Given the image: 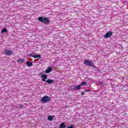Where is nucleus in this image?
I'll list each match as a JSON object with an SVG mask.
<instances>
[{
  "instance_id": "obj_1",
  "label": "nucleus",
  "mask_w": 128,
  "mask_h": 128,
  "mask_svg": "<svg viewBox=\"0 0 128 128\" xmlns=\"http://www.w3.org/2000/svg\"><path fill=\"white\" fill-rule=\"evenodd\" d=\"M38 20L42 22V24H50V19H48V17H45L44 18L42 16H40L38 18Z\"/></svg>"
},
{
  "instance_id": "obj_2",
  "label": "nucleus",
  "mask_w": 128,
  "mask_h": 128,
  "mask_svg": "<svg viewBox=\"0 0 128 128\" xmlns=\"http://www.w3.org/2000/svg\"><path fill=\"white\" fill-rule=\"evenodd\" d=\"M52 98L50 97L46 96H43L41 99V102H50Z\"/></svg>"
},
{
  "instance_id": "obj_3",
  "label": "nucleus",
  "mask_w": 128,
  "mask_h": 128,
  "mask_svg": "<svg viewBox=\"0 0 128 128\" xmlns=\"http://www.w3.org/2000/svg\"><path fill=\"white\" fill-rule=\"evenodd\" d=\"M92 64H94V62L88 60H86L84 62V64L88 66H92Z\"/></svg>"
},
{
  "instance_id": "obj_4",
  "label": "nucleus",
  "mask_w": 128,
  "mask_h": 128,
  "mask_svg": "<svg viewBox=\"0 0 128 128\" xmlns=\"http://www.w3.org/2000/svg\"><path fill=\"white\" fill-rule=\"evenodd\" d=\"M112 36V32L110 31L106 33V34L104 36V38H110Z\"/></svg>"
},
{
  "instance_id": "obj_5",
  "label": "nucleus",
  "mask_w": 128,
  "mask_h": 128,
  "mask_svg": "<svg viewBox=\"0 0 128 128\" xmlns=\"http://www.w3.org/2000/svg\"><path fill=\"white\" fill-rule=\"evenodd\" d=\"M4 52L6 54H7V56H12V50H4Z\"/></svg>"
},
{
  "instance_id": "obj_6",
  "label": "nucleus",
  "mask_w": 128,
  "mask_h": 128,
  "mask_svg": "<svg viewBox=\"0 0 128 128\" xmlns=\"http://www.w3.org/2000/svg\"><path fill=\"white\" fill-rule=\"evenodd\" d=\"M41 79L42 80V82H46L48 80V76L44 74H42L41 76Z\"/></svg>"
},
{
  "instance_id": "obj_7",
  "label": "nucleus",
  "mask_w": 128,
  "mask_h": 128,
  "mask_svg": "<svg viewBox=\"0 0 128 128\" xmlns=\"http://www.w3.org/2000/svg\"><path fill=\"white\" fill-rule=\"evenodd\" d=\"M52 67H48L45 71L46 74H50L52 72Z\"/></svg>"
},
{
  "instance_id": "obj_8",
  "label": "nucleus",
  "mask_w": 128,
  "mask_h": 128,
  "mask_svg": "<svg viewBox=\"0 0 128 128\" xmlns=\"http://www.w3.org/2000/svg\"><path fill=\"white\" fill-rule=\"evenodd\" d=\"M54 80L51 79H48L46 80L47 84H54Z\"/></svg>"
},
{
  "instance_id": "obj_9",
  "label": "nucleus",
  "mask_w": 128,
  "mask_h": 128,
  "mask_svg": "<svg viewBox=\"0 0 128 128\" xmlns=\"http://www.w3.org/2000/svg\"><path fill=\"white\" fill-rule=\"evenodd\" d=\"M82 87V85H78L76 86L75 90H80V88Z\"/></svg>"
},
{
  "instance_id": "obj_10",
  "label": "nucleus",
  "mask_w": 128,
  "mask_h": 128,
  "mask_svg": "<svg viewBox=\"0 0 128 128\" xmlns=\"http://www.w3.org/2000/svg\"><path fill=\"white\" fill-rule=\"evenodd\" d=\"M26 64L27 66H32V62H26Z\"/></svg>"
},
{
  "instance_id": "obj_11",
  "label": "nucleus",
  "mask_w": 128,
  "mask_h": 128,
  "mask_svg": "<svg viewBox=\"0 0 128 128\" xmlns=\"http://www.w3.org/2000/svg\"><path fill=\"white\" fill-rule=\"evenodd\" d=\"M40 54H36V55H34V56H33V58H40Z\"/></svg>"
},
{
  "instance_id": "obj_12",
  "label": "nucleus",
  "mask_w": 128,
  "mask_h": 128,
  "mask_svg": "<svg viewBox=\"0 0 128 128\" xmlns=\"http://www.w3.org/2000/svg\"><path fill=\"white\" fill-rule=\"evenodd\" d=\"M48 120H50V122H52L54 120V116H48Z\"/></svg>"
},
{
  "instance_id": "obj_13",
  "label": "nucleus",
  "mask_w": 128,
  "mask_h": 128,
  "mask_svg": "<svg viewBox=\"0 0 128 128\" xmlns=\"http://www.w3.org/2000/svg\"><path fill=\"white\" fill-rule=\"evenodd\" d=\"M60 128H66V124L62 122L60 124Z\"/></svg>"
},
{
  "instance_id": "obj_14",
  "label": "nucleus",
  "mask_w": 128,
  "mask_h": 128,
  "mask_svg": "<svg viewBox=\"0 0 128 128\" xmlns=\"http://www.w3.org/2000/svg\"><path fill=\"white\" fill-rule=\"evenodd\" d=\"M8 32V30H6V28H4L2 31H1V32L2 34L4 32Z\"/></svg>"
},
{
  "instance_id": "obj_15",
  "label": "nucleus",
  "mask_w": 128,
  "mask_h": 128,
  "mask_svg": "<svg viewBox=\"0 0 128 128\" xmlns=\"http://www.w3.org/2000/svg\"><path fill=\"white\" fill-rule=\"evenodd\" d=\"M17 62H24V59H18L17 60Z\"/></svg>"
},
{
  "instance_id": "obj_16",
  "label": "nucleus",
  "mask_w": 128,
  "mask_h": 128,
  "mask_svg": "<svg viewBox=\"0 0 128 128\" xmlns=\"http://www.w3.org/2000/svg\"><path fill=\"white\" fill-rule=\"evenodd\" d=\"M82 86H86V82H83L81 83L80 84Z\"/></svg>"
},
{
  "instance_id": "obj_17",
  "label": "nucleus",
  "mask_w": 128,
  "mask_h": 128,
  "mask_svg": "<svg viewBox=\"0 0 128 128\" xmlns=\"http://www.w3.org/2000/svg\"><path fill=\"white\" fill-rule=\"evenodd\" d=\"M34 54H32V53H31V54H29V56H30V57H31V58H34Z\"/></svg>"
},
{
  "instance_id": "obj_18",
  "label": "nucleus",
  "mask_w": 128,
  "mask_h": 128,
  "mask_svg": "<svg viewBox=\"0 0 128 128\" xmlns=\"http://www.w3.org/2000/svg\"><path fill=\"white\" fill-rule=\"evenodd\" d=\"M68 128H74V125L72 124L70 126H68Z\"/></svg>"
},
{
  "instance_id": "obj_19",
  "label": "nucleus",
  "mask_w": 128,
  "mask_h": 128,
  "mask_svg": "<svg viewBox=\"0 0 128 128\" xmlns=\"http://www.w3.org/2000/svg\"><path fill=\"white\" fill-rule=\"evenodd\" d=\"M20 107L21 108H22V107L24 106L22 105V104H20Z\"/></svg>"
},
{
  "instance_id": "obj_20",
  "label": "nucleus",
  "mask_w": 128,
  "mask_h": 128,
  "mask_svg": "<svg viewBox=\"0 0 128 128\" xmlns=\"http://www.w3.org/2000/svg\"><path fill=\"white\" fill-rule=\"evenodd\" d=\"M84 92H82L81 93V96H84Z\"/></svg>"
},
{
  "instance_id": "obj_21",
  "label": "nucleus",
  "mask_w": 128,
  "mask_h": 128,
  "mask_svg": "<svg viewBox=\"0 0 128 128\" xmlns=\"http://www.w3.org/2000/svg\"><path fill=\"white\" fill-rule=\"evenodd\" d=\"M100 84H102L104 83H103L102 82H100Z\"/></svg>"
},
{
  "instance_id": "obj_22",
  "label": "nucleus",
  "mask_w": 128,
  "mask_h": 128,
  "mask_svg": "<svg viewBox=\"0 0 128 128\" xmlns=\"http://www.w3.org/2000/svg\"><path fill=\"white\" fill-rule=\"evenodd\" d=\"M86 92H90L88 90H85Z\"/></svg>"
},
{
  "instance_id": "obj_23",
  "label": "nucleus",
  "mask_w": 128,
  "mask_h": 128,
  "mask_svg": "<svg viewBox=\"0 0 128 128\" xmlns=\"http://www.w3.org/2000/svg\"><path fill=\"white\" fill-rule=\"evenodd\" d=\"M40 74V76H42V74Z\"/></svg>"
}]
</instances>
